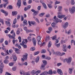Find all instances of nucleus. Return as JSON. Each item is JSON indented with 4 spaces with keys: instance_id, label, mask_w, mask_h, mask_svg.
Wrapping results in <instances>:
<instances>
[{
    "instance_id": "64",
    "label": "nucleus",
    "mask_w": 75,
    "mask_h": 75,
    "mask_svg": "<svg viewBox=\"0 0 75 75\" xmlns=\"http://www.w3.org/2000/svg\"><path fill=\"white\" fill-rule=\"evenodd\" d=\"M60 3V2L59 1H56L54 3V4H59Z\"/></svg>"
},
{
    "instance_id": "63",
    "label": "nucleus",
    "mask_w": 75,
    "mask_h": 75,
    "mask_svg": "<svg viewBox=\"0 0 75 75\" xmlns=\"http://www.w3.org/2000/svg\"><path fill=\"white\" fill-rule=\"evenodd\" d=\"M13 71H14L16 70V67H13L12 68Z\"/></svg>"
},
{
    "instance_id": "6",
    "label": "nucleus",
    "mask_w": 75,
    "mask_h": 75,
    "mask_svg": "<svg viewBox=\"0 0 75 75\" xmlns=\"http://www.w3.org/2000/svg\"><path fill=\"white\" fill-rule=\"evenodd\" d=\"M74 69V67H72L71 68L69 69V72L70 74H72V71Z\"/></svg>"
},
{
    "instance_id": "18",
    "label": "nucleus",
    "mask_w": 75,
    "mask_h": 75,
    "mask_svg": "<svg viewBox=\"0 0 75 75\" xmlns=\"http://www.w3.org/2000/svg\"><path fill=\"white\" fill-rule=\"evenodd\" d=\"M39 60H40V57L38 56L35 59V62H36V63H38V62H39Z\"/></svg>"
},
{
    "instance_id": "27",
    "label": "nucleus",
    "mask_w": 75,
    "mask_h": 75,
    "mask_svg": "<svg viewBox=\"0 0 75 75\" xmlns=\"http://www.w3.org/2000/svg\"><path fill=\"white\" fill-rule=\"evenodd\" d=\"M62 8V6H59L58 8V9L59 11H61V10Z\"/></svg>"
},
{
    "instance_id": "56",
    "label": "nucleus",
    "mask_w": 75,
    "mask_h": 75,
    "mask_svg": "<svg viewBox=\"0 0 75 75\" xmlns=\"http://www.w3.org/2000/svg\"><path fill=\"white\" fill-rule=\"evenodd\" d=\"M9 52L10 54H11V53L13 52V50L11 49H10L9 51Z\"/></svg>"
},
{
    "instance_id": "17",
    "label": "nucleus",
    "mask_w": 75,
    "mask_h": 75,
    "mask_svg": "<svg viewBox=\"0 0 75 75\" xmlns=\"http://www.w3.org/2000/svg\"><path fill=\"white\" fill-rule=\"evenodd\" d=\"M12 48L14 51H15L16 53L18 54V51H19V49H18L15 48L13 47Z\"/></svg>"
},
{
    "instance_id": "24",
    "label": "nucleus",
    "mask_w": 75,
    "mask_h": 75,
    "mask_svg": "<svg viewBox=\"0 0 75 75\" xmlns=\"http://www.w3.org/2000/svg\"><path fill=\"white\" fill-rule=\"evenodd\" d=\"M66 4L67 5V6H69V4H70V0H67L66 1Z\"/></svg>"
},
{
    "instance_id": "59",
    "label": "nucleus",
    "mask_w": 75,
    "mask_h": 75,
    "mask_svg": "<svg viewBox=\"0 0 75 75\" xmlns=\"http://www.w3.org/2000/svg\"><path fill=\"white\" fill-rule=\"evenodd\" d=\"M23 4L24 6H27V3L26 2L23 1Z\"/></svg>"
},
{
    "instance_id": "53",
    "label": "nucleus",
    "mask_w": 75,
    "mask_h": 75,
    "mask_svg": "<svg viewBox=\"0 0 75 75\" xmlns=\"http://www.w3.org/2000/svg\"><path fill=\"white\" fill-rule=\"evenodd\" d=\"M51 51H52V53H53V54H54H54H55V51H54V50L53 49H51Z\"/></svg>"
},
{
    "instance_id": "32",
    "label": "nucleus",
    "mask_w": 75,
    "mask_h": 75,
    "mask_svg": "<svg viewBox=\"0 0 75 75\" xmlns=\"http://www.w3.org/2000/svg\"><path fill=\"white\" fill-rule=\"evenodd\" d=\"M46 52V50L45 49H42L41 51V53L42 54H44Z\"/></svg>"
},
{
    "instance_id": "44",
    "label": "nucleus",
    "mask_w": 75,
    "mask_h": 75,
    "mask_svg": "<svg viewBox=\"0 0 75 75\" xmlns=\"http://www.w3.org/2000/svg\"><path fill=\"white\" fill-rule=\"evenodd\" d=\"M56 38H57V36L55 35L52 37V39L53 40H56Z\"/></svg>"
},
{
    "instance_id": "16",
    "label": "nucleus",
    "mask_w": 75,
    "mask_h": 75,
    "mask_svg": "<svg viewBox=\"0 0 75 75\" xmlns=\"http://www.w3.org/2000/svg\"><path fill=\"white\" fill-rule=\"evenodd\" d=\"M45 64H42L41 65V67H40V69L42 70H45Z\"/></svg>"
},
{
    "instance_id": "12",
    "label": "nucleus",
    "mask_w": 75,
    "mask_h": 75,
    "mask_svg": "<svg viewBox=\"0 0 75 75\" xmlns=\"http://www.w3.org/2000/svg\"><path fill=\"white\" fill-rule=\"evenodd\" d=\"M57 72L59 74L61 75H63V73H62V71L61 70V69H58L57 70Z\"/></svg>"
},
{
    "instance_id": "52",
    "label": "nucleus",
    "mask_w": 75,
    "mask_h": 75,
    "mask_svg": "<svg viewBox=\"0 0 75 75\" xmlns=\"http://www.w3.org/2000/svg\"><path fill=\"white\" fill-rule=\"evenodd\" d=\"M0 22L3 25V24H4V22L3 21V20L0 19Z\"/></svg>"
},
{
    "instance_id": "49",
    "label": "nucleus",
    "mask_w": 75,
    "mask_h": 75,
    "mask_svg": "<svg viewBox=\"0 0 75 75\" xmlns=\"http://www.w3.org/2000/svg\"><path fill=\"white\" fill-rule=\"evenodd\" d=\"M53 19H54L56 21H57L58 20V18H56V16H54L53 17Z\"/></svg>"
},
{
    "instance_id": "48",
    "label": "nucleus",
    "mask_w": 75,
    "mask_h": 75,
    "mask_svg": "<svg viewBox=\"0 0 75 75\" xmlns=\"http://www.w3.org/2000/svg\"><path fill=\"white\" fill-rule=\"evenodd\" d=\"M18 39L19 40V42H21V37H19Z\"/></svg>"
},
{
    "instance_id": "15",
    "label": "nucleus",
    "mask_w": 75,
    "mask_h": 75,
    "mask_svg": "<svg viewBox=\"0 0 75 75\" xmlns=\"http://www.w3.org/2000/svg\"><path fill=\"white\" fill-rule=\"evenodd\" d=\"M68 26V23L66 22L65 24H64L63 26V28L64 29H65Z\"/></svg>"
},
{
    "instance_id": "51",
    "label": "nucleus",
    "mask_w": 75,
    "mask_h": 75,
    "mask_svg": "<svg viewBox=\"0 0 75 75\" xmlns=\"http://www.w3.org/2000/svg\"><path fill=\"white\" fill-rule=\"evenodd\" d=\"M55 45L57 46V48H59V46H60V43H59L58 44H57L55 43Z\"/></svg>"
},
{
    "instance_id": "43",
    "label": "nucleus",
    "mask_w": 75,
    "mask_h": 75,
    "mask_svg": "<svg viewBox=\"0 0 75 75\" xmlns=\"http://www.w3.org/2000/svg\"><path fill=\"white\" fill-rule=\"evenodd\" d=\"M13 59L14 61H17V57H16V56H13Z\"/></svg>"
},
{
    "instance_id": "30",
    "label": "nucleus",
    "mask_w": 75,
    "mask_h": 75,
    "mask_svg": "<svg viewBox=\"0 0 75 75\" xmlns=\"http://www.w3.org/2000/svg\"><path fill=\"white\" fill-rule=\"evenodd\" d=\"M31 73L32 74H33V75H34V74H36V71L35 70H33L32 71Z\"/></svg>"
},
{
    "instance_id": "2",
    "label": "nucleus",
    "mask_w": 75,
    "mask_h": 75,
    "mask_svg": "<svg viewBox=\"0 0 75 75\" xmlns=\"http://www.w3.org/2000/svg\"><path fill=\"white\" fill-rule=\"evenodd\" d=\"M64 60L65 61H66L68 65H70V64H71V61H72V58L70 57L68 59H65Z\"/></svg>"
},
{
    "instance_id": "37",
    "label": "nucleus",
    "mask_w": 75,
    "mask_h": 75,
    "mask_svg": "<svg viewBox=\"0 0 75 75\" xmlns=\"http://www.w3.org/2000/svg\"><path fill=\"white\" fill-rule=\"evenodd\" d=\"M55 25H56V24L54 23H52V26L53 28H55Z\"/></svg>"
},
{
    "instance_id": "11",
    "label": "nucleus",
    "mask_w": 75,
    "mask_h": 75,
    "mask_svg": "<svg viewBox=\"0 0 75 75\" xmlns=\"http://www.w3.org/2000/svg\"><path fill=\"white\" fill-rule=\"evenodd\" d=\"M28 24L30 26H31V24L34 25L35 24V22L34 21H28Z\"/></svg>"
},
{
    "instance_id": "34",
    "label": "nucleus",
    "mask_w": 75,
    "mask_h": 75,
    "mask_svg": "<svg viewBox=\"0 0 75 75\" xmlns=\"http://www.w3.org/2000/svg\"><path fill=\"white\" fill-rule=\"evenodd\" d=\"M42 62L44 65H45V66L47 64V62L46 60H43Z\"/></svg>"
},
{
    "instance_id": "5",
    "label": "nucleus",
    "mask_w": 75,
    "mask_h": 75,
    "mask_svg": "<svg viewBox=\"0 0 75 75\" xmlns=\"http://www.w3.org/2000/svg\"><path fill=\"white\" fill-rule=\"evenodd\" d=\"M20 74H21V75H23H23H30L29 73L25 72V71L23 70H20Z\"/></svg>"
},
{
    "instance_id": "40",
    "label": "nucleus",
    "mask_w": 75,
    "mask_h": 75,
    "mask_svg": "<svg viewBox=\"0 0 75 75\" xmlns=\"http://www.w3.org/2000/svg\"><path fill=\"white\" fill-rule=\"evenodd\" d=\"M23 23H24V24H25V25H27V24H28V23H27V21L25 20H24L23 21Z\"/></svg>"
},
{
    "instance_id": "58",
    "label": "nucleus",
    "mask_w": 75,
    "mask_h": 75,
    "mask_svg": "<svg viewBox=\"0 0 75 75\" xmlns=\"http://www.w3.org/2000/svg\"><path fill=\"white\" fill-rule=\"evenodd\" d=\"M8 8L9 9H12L13 6H12L11 5H9L8 6Z\"/></svg>"
},
{
    "instance_id": "60",
    "label": "nucleus",
    "mask_w": 75,
    "mask_h": 75,
    "mask_svg": "<svg viewBox=\"0 0 75 75\" xmlns=\"http://www.w3.org/2000/svg\"><path fill=\"white\" fill-rule=\"evenodd\" d=\"M50 24H51V22H47L46 24V25L48 26V25H49Z\"/></svg>"
},
{
    "instance_id": "35",
    "label": "nucleus",
    "mask_w": 75,
    "mask_h": 75,
    "mask_svg": "<svg viewBox=\"0 0 75 75\" xmlns=\"http://www.w3.org/2000/svg\"><path fill=\"white\" fill-rule=\"evenodd\" d=\"M17 40H13L12 42H13V45H15V42H17Z\"/></svg>"
},
{
    "instance_id": "55",
    "label": "nucleus",
    "mask_w": 75,
    "mask_h": 75,
    "mask_svg": "<svg viewBox=\"0 0 75 75\" xmlns=\"http://www.w3.org/2000/svg\"><path fill=\"white\" fill-rule=\"evenodd\" d=\"M35 47H32L30 48V50H31V51H34V50H35Z\"/></svg>"
},
{
    "instance_id": "4",
    "label": "nucleus",
    "mask_w": 75,
    "mask_h": 75,
    "mask_svg": "<svg viewBox=\"0 0 75 75\" xmlns=\"http://www.w3.org/2000/svg\"><path fill=\"white\" fill-rule=\"evenodd\" d=\"M8 36L10 38H11V39H13V40H15V37H16L15 33H13L12 36L10 34H9L8 35Z\"/></svg>"
},
{
    "instance_id": "21",
    "label": "nucleus",
    "mask_w": 75,
    "mask_h": 75,
    "mask_svg": "<svg viewBox=\"0 0 75 75\" xmlns=\"http://www.w3.org/2000/svg\"><path fill=\"white\" fill-rule=\"evenodd\" d=\"M26 33H31L33 32V30H31L28 29H27L26 30Z\"/></svg>"
},
{
    "instance_id": "61",
    "label": "nucleus",
    "mask_w": 75,
    "mask_h": 75,
    "mask_svg": "<svg viewBox=\"0 0 75 75\" xmlns=\"http://www.w3.org/2000/svg\"><path fill=\"white\" fill-rule=\"evenodd\" d=\"M65 54V52H62L60 53V56H62V55H64Z\"/></svg>"
},
{
    "instance_id": "47",
    "label": "nucleus",
    "mask_w": 75,
    "mask_h": 75,
    "mask_svg": "<svg viewBox=\"0 0 75 75\" xmlns=\"http://www.w3.org/2000/svg\"><path fill=\"white\" fill-rule=\"evenodd\" d=\"M27 39L29 41H31V38L30 37H28Z\"/></svg>"
},
{
    "instance_id": "33",
    "label": "nucleus",
    "mask_w": 75,
    "mask_h": 75,
    "mask_svg": "<svg viewBox=\"0 0 75 75\" xmlns=\"http://www.w3.org/2000/svg\"><path fill=\"white\" fill-rule=\"evenodd\" d=\"M12 13L13 16H14V15H16L17 14V12L16 11H13L12 12Z\"/></svg>"
},
{
    "instance_id": "54",
    "label": "nucleus",
    "mask_w": 75,
    "mask_h": 75,
    "mask_svg": "<svg viewBox=\"0 0 75 75\" xmlns=\"http://www.w3.org/2000/svg\"><path fill=\"white\" fill-rule=\"evenodd\" d=\"M57 14L58 16H61V15L62 14V13L60 12H58L57 13Z\"/></svg>"
},
{
    "instance_id": "3",
    "label": "nucleus",
    "mask_w": 75,
    "mask_h": 75,
    "mask_svg": "<svg viewBox=\"0 0 75 75\" xmlns=\"http://www.w3.org/2000/svg\"><path fill=\"white\" fill-rule=\"evenodd\" d=\"M69 11L70 13H74L75 12V7L73 6L72 8H69Z\"/></svg>"
},
{
    "instance_id": "20",
    "label": "nucleus",
    "mask_w": 75,
    "mask_h": 75,
    "mask_svg": "<svg viewBox=\"0 0 75 75\" xmlns=\"http://www.w3.org/2000/svg\"><path fill=\"white\" fill-rule=\"evenodd\" d=\"M47 74L52 75V70H49V71L47 72Z\"/></svg>"
},
{
    "instance_id": "38",
    "label": "nucleus",
    "mask_w": 75,
    "mask_h": 75,
    "mask_svg": "<svg viewBox=\"0 0 75 75\" xmlns=\"http://www.w3.org/2000/svg\"><path fill=\"white\" fill-rule=\"evenodd\" d=\"M47 5L49 8H52V6L51 5L49 4H47Z\"/></svg>"
},
{
    "instance_id": "9",
    "label": "nucleus",
    "mask_w": 75,
    "mask_h": 75,
    "mask_svg": "<svg viewBox=\"0 0 75 75\" xmlns=\"http://www.w3.org/2000/svg\"><path fill=\"white\" fill-rule=\"evenodd\" d=\"M25 42L24 41H23L22 42V43H21L20 44V45H22L23 47L24 46V44H27V39H25Z\"/></svg>"
},
{
    "instance_id": "13",
    "label": "nucleus",
    "mask_w": 75,
    "mask_h": 75,
    "mask_svg": "<svg viewBox=\"0 0 75 75\" xmlns=\"http://www.w3.org/2000/svg\"><path fill=\"white\" fill-rule=\"evenodd\" d=\"M28 55V53H26L25 55L23 56V57L25 60H27Z\"/></svg>"
},
{
    "instance_id": "57",
    "label": "nucleus",
    "mask_w": 75,
    "mask_h": 75,
    "mask_svg": "<svg viewBox=\"0 0 75 75\" xmlns=\"http://www.w3.org/2000/svg\"><path fill=\"white\" fill-rule=\"evenodd\" d=\"M50 40V37L49 36H48L46 38V40Z\"/></svg>"
},
{
    "instance_id": "14",
    "label": "nucleus",
    "mask_w": 75,
    "mask_h": 75,
    "mask_svg": "<svg viewBox=\"0 0 75 75\" xmlns=\"http://www.w3.org/2000/svg\"><path fill=\"white\" fill-rule=\"evenodd\" d=\"M1 11L2 13H5V15L6 16H7V15H8L7 12L5 11L4 10L1 9Z\"/></svg>"
},
{
    "instance_id": "45",
    "label": "nucleus",
    "mask_w": 75,
    "mask_h": 75,
    "mask_svg": "<svg viewBox=\"0 0 75 75\" xmlns=\"http://www.w3.org/2000/svg\"><path fill=\"white\" fill-rule=\"evenodd\" d=\"M39 53H40V51L35 52L34 53V55H38Z\"/></svg>"
},
{
    "instance_id": "23",
    "label": "nucleus",
    "mask_w": 75,
    "mask_h": 75,
    "mask_svg": "<svg viewBox=\"0 0 75 75\" xmlns=\"http://www.w3.org/2000/svg\"><path fill=\"white\" fill-rule=\"evenodd\" d=\"M20 33V28H18L17 31H16V34L17 35H19Z\"/></svg>"
},
{
    "instance_id": "22",
    "label": "nucleus",
    "mask_w": 75,
    "mask_h": 75,
    "mask_svg": "<svg viewBox=\"0 0 75 75\" xmlns=\"http://www.w3.org/2000/svg\"><path fill=\"white\" fill-rule=\"evenodd\" d=\"M6 24L7 26H10L11 25V24L9 22L6 21Z\"/></svg>"
},
{
    "instance_id": "25",
    "label": "nucleus",
    "mask_w": 75,
    "mask_h": 75,
    "mask_svg": "<svg viewBox=\"0 0 75 75\" xmlns=\"http://www.w3.org/2000/svg\"><path fill=\"white\" fill-rule=\"evenodd\" d=\"M8 62H8V60H7V59L5 60L4 61V63L6 64H7Z\"/></svg>"
},
{
    "instance_id": "36",
    "label": "nucleus",
    "mask_w": 75,
    "mask_h": 75,
    "mask_svg": "<svg viewBox=\"0 0 75 75\" xmlns=\"http://www.w3.org/2000/svg\"><path fill=\"white\" fill-rule=\"evenodd\" d=\"M41 38V37H40V36H38L37 38V41H40Z\"/></svg>"
},
{
    "instance_id": "8",
    "label": "nucleus",
    "mask_w": 75,
    "mask_h": 75,
    "mask_svg": "<svg viewBox=\"0 0 75 75\" xmlns=\"http://www.w3.org/2000/svg\"><path fill=\"white\" fill-rule=\"evenodd\" d=\"M17 6H18V8H20L21 6V0H18V2L17 3Z\"/></svg>"
},
{
    "instance_id": "29",
    "label": "nucleus",
    "mask_w": 75,
    "mask_h": 75,
    "mask_svg": "<svg viewBox=\"0 0 75 75\" xmlns=\"http://www.w3.org/2000/svg\"><path fill=\"white\" fill-rule=\"evenodd\" d=\"M71 5H74L75 4V2L74 0H71Z\"/></svg>"
},
{
    "instance_id": "26",
    "label": "nucleus",
    "mask_w": 75,
    "mask_h": 75,
    "mask_svg": "<svg viewBox=\"0 0 75 75\" xmlns=\"http://www.w3.org/2000/svg\"><path fill=\"white\" fill-rule=\"evenodd\" d=\"M42 5L45 9H47V6H46V5L45 3H42Z\"/></svg>"
},
{
    "instance_id": "41",
    "label": "nucleus",
    "mask_w": 75,
    "mask_h": 75,
    "mask_svg": "<svg viewBox=\"0 0 75 75\" xmlns=\"http://www.w3.org/2000/svg\"><path fill=\"white\" fill-rule=\"evenodd\" d=\"M16 23H17V19L15 18L13 21V24H15Z\"/></svg>"
},
{
    "instance_id": "42",
    "label": "nucleus",
    "mask_w": 75,
    "mask_h": 75,
    "mask_svg": "<svg viewBox=\"0 0 75 75\" xmlns=\"http://www.w3.org/2000/svg\"><path fill=\"white\" fill-rule=\"evenodd\" d=\"M38 41V45H41V44H42V43L41 42V41L40 40Z\"/></svg>"
},
{
    "instance_id": "28",
    "label": "nucleus",
    "mask_w": 75,
    "mask_h": 75,
    "mask_svg": "<svg viewBox=\"0 0 75 75\" xmlns=\"http://www.w3.org/2000/svg\"><path fill=\"white\" fill-rule=\"evenodd\" d=\"M51 45H52V42H49L48 45V48H50L51 46Z\"/></svg>"
},
{
    "instance_id": "7",
    "label": "nucleus",
    "mask_w": 75,
    "mask_h": 75,
    "mask_svg": "<svg viewBox=\"0 0 75 75\" xmlns=\"http://www.w3.org/2000/svg\"><path fill=\"white\" fill-rule=\"evenodd\" d=\"M32 41L33 44V45L34 47L36 46V44H37V40L34 38H32Z\"/></svg>"
},
{
    "instance_id": "39",
    "label": "nucleus",
    "mask_w": 75,
    "mask_h": 75,
    "mask_svg": "<svg viewBox=\"0 0 75 75\" xmlns=\"http://www.w3.org/2000/svg\"><path fill=\"white\" fill-rule=\"evenodd\" d=\"M3 71V68H0V74H2Z\"/></svg>"
},
{
    "instance_id": "46",
    "label": "nucleus",
    "mask_w": 75,
    "mask_h": 75,
    "mask_svg": "<svg viewBox=\"0 0 75 75\" xmlns=\"http://www.w3.org/2000/svg\"><path fill=\"white\" fill-rule=\"evenodd\" d=\"M55 22H56V23H58V22L61 23L62 22V20L58 19V20L56 21H55Z\"/></svg>"
},
{
    "instance_id": "62",
    "label": "nucleus",
    "mask_w": 75,
    "mask_h": 75,
    "mask_svg": "<svg viewBox=\"0 0 75 75\" xmlns=\"http://www.w3.org/2000/svg\"><path fill=\"white\" fill-rule=\"evenodd\" d=\"M41 6H38L37 8L38 10H39H39H41Z\"/></svg>"
},
{
    "instance_id": "10",
    "label": "nucleus",
    "mask_w": 75,
    "mask_h": 75,
    "mask_svg": "<svg viewBox=\"0 0 75 75\" xmlns=\"http://www.w3.org/2000/svg\"><path fill=\"white\" fill-rule=\"evenodd\" d=\"M3 1L6 2V4H4V8H6V7L7 4H8V0H3Z\"/></svg>"
},
{
    "instance_id": "19",
    "label": "nucleus",
    "mask_w": 75,
    "mask_h": 75,
    "mask_svg": "<svg viewBox=\"0 0 75 75\" xmlns=\"http://www.w3.org/2000/svg\"><path fill=\"white\" fill-rule=\"evenodd\" d=\"M55 54L54 55H56L58 56H60V55H61V52H55Z\"/></svg>"
},
{
    "instance_id": "1",
    "label": "nucleus",
    "mask_w": 75,
    "mask_h": 75,
    "mask_svg": "<svg viewBox=\"0 0 75 75\" xmlns=\"http://www.w3.org/2000/svg\"><path fill=\"white\" fill-rule=\"evenodd\" d=\"M31 11H32V12L34 13L33 14V16H37V15L38 14V13H39V11H35V10L33 9L31 10Z\"/></svg>"
},
{
    "instance_id": "31",
    "label": "nucleus",
    "mask_w": 75,
    "mask_h": 75,
    "mask_svg": "<svg viewBox=\"0 0 75 75\" xmlns=\"http://www.w3.org/2000/svg\"><path fill=\"white\" fill-rule=\"evenodd\" d=\"M44 14H45V13H42L39 14V16L40 17H42Z\"/></svg>"
},
{
    "instance_id": "50",
    "label": "nucleus",
    "mask_w": 75,
    "mask_h": 75,
    "mask_svg": "<svg viewBox=\"0 0 75 75\" xmlns=\"http://www.w3.org/2000/svg\"><path fill=\"white\" fill-rule=\"evenodd\" d=\"M41 72V70H38L37 71H36V74H40Z\"/></svg>"
}]
</instances>
